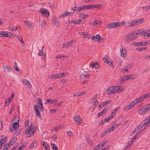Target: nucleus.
<instances>
[{
	"instance_id": "60",
	"label": "nucleus",
	"mask_w": 150,
	"mask_h": 150,
	"mask_svg": "<svg viewBox=\"0 0 150 150\" xmlns=\"http://www.w3.org/2000/svg\"><path fill=\"white\" fill-rule=\"evenodd\" d=\"M82 17L87 18L88 17V15L87 14H82Z\"/></svg>"
},
{
	"instance_id": "43",
	"label": "nucleus",
	"mask_w": 150,
	"mask_h": 150,
	"mask_svg": "<svg viewBox=\"0 0 150 150\" xmlns=\"http://www.w3.org/2000/svg\"><path fill=\"white\" fill-rule=\"evenodd\" d=\"M14 109L15 108L14 105H11L10 111V114H11L12 112L14 111Z\"/></svg>"
},
{
	"instance_id": "55",
	"label": "nucleus",
	"mask_w": 150,
	"mask_h": 150,
	"mask_svg": "<svg viewBox=\"0 0 150 150\" xmlns=\"http://www.w3.org/2000/svg\"><path fill=\"white\" fill-rule=\"evenodd\" d=\"M114 127L113 125L112 127L108 129V132H110L112 131L113 130H114Z\"/></svg>"
},
{
	"instance_id": "62",
	"label": "nucleus",
	"mask_w": 150,
	"mask_h": 150,
	"mask_svg": "<svg viewBox=\"0 0 150 150\" xmlns=\"http://www.w3.org/2000/svg\"><path fill=\"white\" fill-rule=\"evenodd\" d=\"M120 107H118L116 108H115L114 109V111L113 112L115 114L117 112V111L118 110H119L120 109Z\"/></svg>"
},
{
	"instance_id": "58",
	"label": "nucleus",
	"mask_w": 150,
	"mask_h": 150,
	"mask_svg": "<svg viewBox=\"0 0 150 150\" xmlns=\"http://www.w3.org/2000/svg\"><path fill=\"white\" fill-rule=\"evenodd\" d=\"M95 63H94L93 62H91L90 63V67H92V68H93L94 67V66L95 65Z\"/></svg>"
},
{
	"instance_id": "16",
	"label": "nucleus",
	"mask_w": 150,
	"mask_h": 150,
	"mask_svg": "<svg viewBox=\"0 0 150 150\" xmlns=\"http://www.w3.org/2000/svg\"><path fill=\"white\" fill-rule=\"evenodd\" d=\"M132 33L133 36L134 37H136V39L140 35H142V34L141 31L139 30L135 32L134 33Z\"/></svg>"
},
{
	"instance_id": "35",
	"label": "nucleus",
	"mask_w": 150,
	"mask_h": 150,
	"mask_svg": "<svg viewBox=\"0 0 150 150\" xmlns=\"http://www.w3.org/2000/svg\"><path fill=\"white\" fill-rule=\"evenodd\" d=\"M13 67L16 71H19V68L17 66V64L16 62H14Z\"/></svg>"
},
{
	"instance_id": "10",
	"label": "nucleus",
	"mask_w": 150,
	"mask_h": 150,
	"mask_svg": "<svg viewBox=\"0 0 150 150\" xmlns=\"http://www.w3.org/2000/svg\"><path fill=\"white\" fill-rule=\"evenodd\" d=\"M120 50L121 56L123 57H125L126 55V50L125 47L122 46Z\"/></svg>"
},
{
	"instance_id": "46",
	"label": "nucleus",
	"mask_w": 150,
	"mask_h": 150,
	"mask_svg": "<svg viewBox=\"0 0 150 150\" xmlns=\"http://www.w3.org/2000/svg\"><path fill=\"white\" fill-rule=\"evenodd\" d=\"M142 9L144 10L147 11L148 10H150V6H143L142 8Z\"/></svg>"
},
{
	"instance_id": "32",
	"label": "nucleus",
	"mask_w": 150,
	"mask_h": 150,
	"mask_svg": "<svg viewBox=\"0 0 150 150\" xmlns=\"http://www.w3.org/2000/svg\"><path fill=\"white\" fill-rule=\"evenodd\" d=\"M52 149L53 150H58L57 147L54 144L51 143Z\"/></svg>"
},
{
	"instance_id": "44",
	"label": "nucleus",
	"mask_w": 150,
	"mask_h": 150,
	"mask_svg": "<svg viewBox=\"0 0 150 150\" xmlns=\"http://www.w3.org/2000/svg\"><path fill=\"white\" fill-rule=\"evenodd\" d=\"M73 42V41L71 40L70 42L67 43V45L68 46V47H70L71 46Z\"/></svg>"
},
{
	"instance_id": "64",
	"label": "nucleus",
	"mask_w": 150,
	"mask_h": 150,
	"mask_svg": "<svg viewBox=\"0 0 150 150\" xmlns=\"http://www.w3.org/2000/svg\"><path fill=\"white\" fill-rule=\"evenodd\" d=\"M57 110V109H51V110H50V112H53V113H54L56 112Z\"/></svg>"
},
{
	"instance_id": "29",
	"label": "nucleus",
	"mask_w": 150,
	"mask_h": 150,
	"mask_svg": "<svg viewBox=\"0 0 150 150\" xmlns=\"http://www.w3.org/2000/svg\"><path fill=\"white\" fill-rule=\"evenodd\" d=\"M139 21H134L132 22L131 24H130V25H132H132H137L139 23Z\"/></svg>"
},
{
	"instance_id": "12",
	"label": "nucleus",
	"mask_w": 150,
	"mask_h": 150,
	"mask_svg": "<svg viewBox=\"0 0 150 150\" xmlns=\"http://www.w3.org/2000/svg\"><path fill=\"white\" fill-rule=\"evenodd\" d=\"M100 7V5H94L86 6V9H91L93 8H99Z\"/></svg>"
},
{
	"instance_id": "20",
	"label": "nucleus",
	"mask_w": 150,
	"mask_h": 150,
	"mask_svg": "<svg viewBox=\"0 0 150 150\" xmlns=\"http://www.w3.org/2000/svg\"><path fill=\"white\" fill-rule=\"evenodd\" d=\"M38 145V142L36 141H33L31 144L30 145V147L32 149L36 147Z\"/></svg>"
},
{
	"instance_id": "7",
	"label": "nucleus",
	"mask_w": 150,
	"mask_h": 150,
	"mask_svg": "<svg viewBox=\"0 0 150 150\" xmlns=\"http://www.w3.org/2000/svg\"><path fill=\"white\" fill-rule=\"evenodd\" d=\"M34 109H35V114L37 117H38L41 120H42V118L41 116L40 112L39 111L37 105L36 104L34 105Z\"/></svg>"
},
{
	"instance_id": "5",
	"label": "nucleus",
	"mask_w": 150,
	"mask_h": 150,
	"mask_svg": "<svg viewBox=\"0 0 150 150\" xmlns=\"http://www.w3.org/2000/svg\"><path fill=\"white\" fill-rule=\"evenodd\" d=\"M40 11L42 15L48 17L50 16V12L49 11L45 8H41L40 10Z\"/></svg>"
},
{
	"instance_id": "30",
	"label": "nucleus",
	"mask_w": 150,
	"mask_h": 150,
	"mask_svg": "<svg viewBox=\"0 0 150 150\" xmlns=\"http://www.w3.org/2000/svg\"><path fill=\"white\" fill-rule=\"evenodd\" d=\"M42 145L45 147V150H48L49 149V148L48 147V144L47 142H43V143L42 144Z\"/></svg>"
},
{
	"instance_id": "3",
	"label": "nucleus",
	"mask_w": 150,
	"mask_h": 150,
	"mask_svg": "<svg viewBox=\"0 0 150 150\" xmlns=\"http://www.w3.org/2000/svg\"><path fill=\"white\" fill-rule=\"evenodd\" d=\"M19 117H18V119L16 117L15 118L13 119V120L14 122L12 126H11L10 129V131L11 132L14 131L19 127Z\"/></svg>"
},
{
	"instance_id": "14",
	"label": "nucleus",
	"mask_w": 150,
	"mask_h": 150,
	"mask_svg": "<svg viewBox=\"0 0 150 150\" xmlns=\"http://www.w3.org/2000/svg\"><path fill=\"white\" fill-rule=\"evenodd\" d=\"M131 79V76H124L121 78V81L122 83L126 82L128 80Z\"/></svg>"
},
{
	"instance_id": "56",
	"label": "nucleus",
	"mask_w": 150,
	"mask_h": 150,
	"mask_svg": "<svg viewBox=\"0 0 150 150\" xmlns=\"http://www.w3.org/2000/svg\"><path fill=\"white\" fill-rule=\"evenodd\" d=\"M140 135V132H138L136 135H134L133 137V138H134L135 139H136L137 138V137H139V136Z\"/></svg>"
},
{
	"instance_id": "21",
	"label": "nucleus",
	"mask_w": 150,
	"mask_h": 150,
	"mask_svg": "<svg viewBox=\"0 0 150 150\" xmlns=\"http://www.w3.org/2000/svg\"><path fill=\"white\" fill-rule=\"evenodd\" d=\"M148 118L149 117L144 121L142 122L146 123V124L144 125L146 127L148 126L149 125H150V120H149V119H148Z\"/></svg>"
},
{
	"instance_id": "50",
	"label": "nucleus",
	"mask_w": 150,
	"mask_h": 150,
	"mask_svg": "<svg viewBox=\"0 0 150 150\" xmlns=\"http://www.w3.org/2000/svg\"><path fill=\"white\" fill-rule=\"evenodd\" d=\"M67 136L69 137H71L73 135L72 133L70 131L68 132H67Z\"/></svg>"
},
{
	"instance_id": "41",
	"label": "nucleus",
	"mask_w": 150,
	"mask_h": 150,
	"mask_svg": "<svg viewBox=\"0 0 150 150\" xmlns=\"http://www.w3.org/2000/svg\"><path fill=\"white\" fill-rule=\"evenodd\" d=\"M34 26V25L30 22H29V28L33 29Z\"/></svg>"
},
{
	"instance_id": "59",
	"label": "nucleus",
	"mask_w": 150,
	"mask_h": 150,
	"mask_svg": "<svg viewBox=\"0 0 150 150\" xmlns=\"http://www.w3.org/2000/svg\"><path fill=\"white\" fill-rule=\"evenodd\" d=\"M99 65L98 64L97 62L95 63V64L94 66V67L96 69H98L99 68Z\"/></svg>"
},
{
	"instance_id": "54",
	"label": "nucleus",
	"mask_w": 150,
	"mask_h": 150,
	"mask_svg": "<svg viewBox=\"0 0 150 150\" xmlns=\"http://www.w3.org/2000/svg\"><path fill=\"white\" fill-rule=\"evenodd\" d=\"M103 59L104 60V61L105 63L109 64V60L107 59H106L105 58V57L103 58Z\"/></svg>"
},
{
	"instance_id": "23",
	"label": "nucleus",
	"mask_w": 150,
	"mask_h": 150,
	"mask_svg": "<svg viewBox=\"0 0 150 150\" xmlns=\"http://www.w3.org/2000/svg\"><path fill=\"white\" fill-rule=\"evenodd\" d=\"M143 42H134L132 44L133 46H140L143 45Z\"/></svg>"
},
{
	"instance_id": "1",
	"label": "nucleus",
	"mask_w": 150,
	"mask_h": 150,
	"mask_svg": "<svg viewBox=\"0 0 150 150\" xmlns=\"http://www.w3.org/2000/svg\"><path fill=\"white\" fill-rule=\"evenodd\" d=\"M123 89V88L122 86H113L112 87H110L108 89V94H111L118 93L121 92Z\"/></svg>"
},
{
	"instance_id": "48",
	"label": "nucleus",
	"mask_w": 150,
	"mask_h": 150,
	"mask_svg": "<svg viewBox=\"0 0 150 150\" xmlns=\"http://www.w3.org/2000/svg\"><path fill=\"white\" fill-rule=\"evenodd\" d=\"M142 98L144 99V98H148L149 97H150V94H147L146 95H144L142 96Z\"/></svg>"
},
{
	"instance_id": "2",
	"label": "nucleus",
	"mask_w": 150,
	"mask_h": 150,
	"mask_svg": "<svg viewBox=\"0 0 150 150\" xmlns=\"http://www.w3.org/2000/svg\"><path fill=\"white\" fill-rule=\"evenodd\" d=\"M125 22H123L122 23H119L118 22H112L108 24L107 27L109 28H116L118 27H120L122 25H123Z\"/></svg>"
},
{
	"instance_id": "52",
	"label": "nucleus",
	"mask_w": 150,
	"mask_h": 150,
	"mask_svg": "<svg viewBox=\"0 0 150 150\" xmlns=\"http://www.w3.org/2000/svg\"><path fill=\"white\" fill-rule=\"evenodd\" d=\"M65 57V56L64 55H58L56 56V58L60 59V58H64Z\"/></svg>"
},
{
	"instance_id": "51",
	"label": "nucleus",
	"mask_w": 150,
	"mask_h": 150,
	"mask_svg": "<svg viewBox=\"0 0 150 150\" xmlns=\"http://www.w3.org/2000/svg\"><path fill=\"white\" fill-rule=\"evenodd\" d=\"M87 141L89 143V145L90 146L92 147L93 146V143L91 139H89V140L88 141Z\"/></svg>"
},
{
	"instance_id": "18",
	"label": "nucleus",
	"mask_w": 150,
	"mask_h": 150,
	"mask_svg": "<svg viewBox=\"0 0 150 150\" xmlns=\"http://www.w3.org/2000/svg\"><path fill=\"white\" fill-rule=\"evenodd\" d=\"M17 140V139L16 137H13L9 141L8 143L10 144V145L11 146L16 142Z\"/></svg>"
},
{
	"instance_id": "25",
	"label": "nucleus",
	"mask_w": 150,
	"mask_h": 150,
	"mask_svg": "<svg viewBox=\"0 0 150 150\" xmlns=\"http://www.w3.org/2000/svg\"><path fill=\"white\" fill-rule=\"evenodd\" d=\"M36 132V130H34L29 129V137L33 136Z\"/></svg>"
},
{
	"instance_id": "15",
	"label": "nucleus",
	"mask_w": 150,
	"mask_h": 150,
	"mask_svg": "<svg viewBox=\"0 0 150 150\" xmlns=\"http://www.w3.org/2000/svg\"><path fill=\"white\" fill-rule=\"evenodd\" d=\"M62 75L60 74H53L50 76L49 77L50 79H57L61 77Z\"/></svg>"
},
{
	"instance_id": "22",
	"label": "nucleus",
	"mask_w": 150,
	"mask_h": 150,
	"mask_svg": "<svg viewBox=\"0 0 150 150\" xmlns=\"http://www.w3.org/2000/svg\"><path fill=\"white\" fill-rule=\"evenodd\" d=\"M7 139V137H4L2 139H1V140H0V142L1 144H5L6 143Z\"/></svg>"
},
{
	"instance_id": "45",
	"label": "nucleus",
	"mask_w": 150,
	"mask_h": 150,
	"mask_svg": "<svg viewBox=\"0 0 150 150\" xmlns=\"http://www.w3.org/2000/svg\"><path fill=\"white\" fill-rule=\"evenodd\" d=\"M81 20H77L75 21H74V24H80L81 23Z\"/></svg>"
},
{
	"instance_id": "4",
	"label": "nucleus",
	"mask_w": 150,
	"mask_h": 150,
	"mask_svg": "<svg viewBox=\"0 0 150 150\" xmlns=\"http://www.w3.org/2000/svg\"><path fill=\"white\" fill-rule=\"evenodd\" d=\"M136 39V37H134L132 33H128L125 36V40L127 42H131Z\"/></svg>"
},
{
	"instance_id": "9",
	"label": "nucleus",
	"mask_w": 150,
	"mask_h": 150,
	"mask_svg": "<svg viewBox=\"0 0 150 150\" xmlns=\"http://www.w3.org/2000/svg\"><path fill=\"white\" fill-rule=\"evenodd\" d=\"M107 108H105L101 112H100L96 116V119L98 118L99 117L105 114L108 111Z\"/></svg>"
},
{
	"instance_id": "53",
	"label": "nucleus",
	"mask_w": 150,
	"mask_h": 150,
	"mask_svg": "<svg viewBox=\"0 0 150 150\" xmlns=\"http://www.w3.org/2000/svg\"><path fill=\"white\" fill-rule=\"evenodd\" d=\"M95 149L96 150H98L100 148H101V147H100V143L97 146H95Z\"/></svg>"
},
{
	"instance_id": "6",
	"label": "nucleus",
	"mask_w": 150,
	"mask_h": 150,
	"mask_svg": "<svg viewBox=\"0 0 150 150\" xmlns=\"http://www.w3.org/2000/svg\"><path fill=\"white\" fill-rule=\"evenodd\" d=\"M141 31L142 33V35H144L145 38H147L150 36V29Z\"/></svg>"
},
{
	"instance_id": "57",
	"label": "nucleus",
	"mask_w": 150,
	"mask_h": 150,
	"mask_svg": "<svg viewBox=\"0 0 150 150\" xmlns=\"http://www.w3.org/2000/svg\"><path fill=\"white\" fill-rule=\"evenodd\" d=\"M81 93H80V92H78L76 94H74L73 96L74 97H77L81 96Z\"/></svg>"
},
{
	"instance_id": "37",
	"label": "nucleus",
	"mask_w": 150,
	"mask_h": 150,
	"mask_svg": "<svg viewBox=\"0 0 150 150\" xmlns=\"http://www.w3.org/2000/svg\"><path fill=\"white\" fill-rule=\"evenodd\" d=\"M11 146L8 143L7 144L4 146V150H8V148Z\"/></svg>"
},
{
	"instance_id": "49",
	"label": "nucleus",
	"mask_w": 150,
	"mask_h": 150,
	"mask_svg": "<svg viewBox=\"0 0 150 150\" xmlns=\"http://www.w3.org/2000/svg\"><path fill=\"white\" fill-rule=\"evenodd\" d=\"M46 22L45 20H42L41 21V25L42 26H45L46 25Z\"/></svg>"
},
{
	"instance_id": "61",
	"label": "nucleus",
	"mask_w": 150,
	"mask_h": 150,
	"mask_svg": "<svg viewBox=\"0 0 150 150\" xmlns=\"http://www.w3.org/2000/svg\"><path fill=\"white\" fill-rule=\"evenodd\" d=\"M86 33V35H85V36L84 37L88 38H91V36L90 35Z\"/></svg>"
},
{
	"instance_id": "42",
	"label": "nucleus",
	"mask_w": 150,
	"mask_h": 150,
	"mask_svg": "<svg viewBox=\"0 0 150 150\" xmlns=\"http://www.w3.org/2000/svg\"><path fill=\"white\" fill-rule=\"evenodd\" d=\"M136 104L135 102V101L134 100L133 102H132L129 104V108L131 109L132 108L133 106H134V105Z\"/></svg>"
},
{
	"instance_id": "13",
	"label": "nucleus",
	"mask_w": 150,
	"mask_h": 150,
	"mask_svg": "<svg viewBox=\"0 0 150 150\" xmlns=\"http://www.w3.org/2000/svg\"><path fill=\"white\" fill-rule=\"evenodd\" d=\"M74 121L78 124H80L81 123V119L80 117L78 115H75L74 117Z\"/></svg>"
},
{
	"instance_id": "39",
	"label": "nucleus",
	"mask_w": 150,
	"mask_h": 150,
	"mask_svg": "<svg viewBox=\"0 0 150 150\" xmlns=\"http://www.w3.org/2000/svg\"><path fill=\"white\" fill-rule=\"evenodd\" d=\"M38 107L39 108L40 110L41 111H43L44 110V108L43 105H37Z\"/></svg>"
},
{
	"instance_id": "26",
	"label": "nucleus",
	"mask_w": 150,
	"mask_h": 150,
	"mask_svg": "<svg viewBox=\"0 0 150 150\" xmlns=\"http://www.w3.org/2000/svg\"><path fill=\"white\" fill-rule=\"evenodd\" d=\"M38 54L39 56H41L44 54L45 58L46 57V54L44 53L43 50L42 49L39 50V52Z\"/></svg>"
},
{
	"instance_id": "47",
	"label": "nucleus",
	"mask_w": 150,
	"mask_h": 150,
	"mask_svg": "<svg viewBox=\"0 0 150 150\" xmlns=\"http://www.w3.org/2000/svg\"><path fill=\"white\" fill-rule=\"evenodd\" d=\"M121 125V123H120L119 124H114L113 125L115 129H117L119 127V126H120Z\"/></svg>"
},
{
	"instance_id": "33",
	"label": "nucleus",
	"mask_w": 150,
	"mask_h": 150,
	"mask_svg": "<svg viewBox=\"0 0 150 150\" xmlns=\"http://www.w3.org/2000/svg\"><path fill=\"white\" fill-rule=\"evenodd\" d=\"M144 100L143 98H142V96H141L140 97L137 99L136 101H135V103L136 104L137 103L140 102L141 101Z\"/></svg>"
},
{
	"instance_id": "63",
	"label": "nucleus",
	"mask_w": 150,
	"mask_h": 150,
	"mask_svg": "<svg viewBox=\"0 0 150 150\" xmlns=\"http://www.w3.org/2000/svg\"><path fill=\"white\" fill-rule=\"evenodd\" d=\"M130 109L129 107V106L127 105L124 108H123V110H127L128 109Z\"/></svg>"
},
{
	"instance_id": "28",
	"label": "nucleus",
	"mask_w": 150,
	"mask_h": 150,
	"mask_svg": "<svg viewBox=\"0 0 150 150\" xmlns=\"http://www.w3.org/2000/svg\"><path fill=\"white\" fill-rule=\"evenodd\" d=\"M111 102L110 100H108L107 101L104 102L102 103V107L106 106L108 104Z\"/></svg>"
},
{
	"instance_id": "27",
	"label": "nucleus",
	"mask_w": 150,
	"mask_h": 150,
	"mask_svg": "<svg viewBox=\"0 0 150 150\" xmlns=\"http://www.w3.org/2000/svg\"><path fill=\"white\" fill-rule=\"evenodd\" d=\"M145 124H146L145 122H142L140 125L138 126L137 127L138 130L140 129H141Z\"/></svg>"
},
{
	"instance_id": "38",
	"label": "nucleus",
	"mask_w": 150,
	"mask_h": 150,
	"mask_svg": "<svg viewBox=\"0 0 150 150\" xmlns=\"http://www.w3.org/2000/svg\"><path fill=\"white\" fill-rule=\"evenodd\" d=\"M4 69L6 70L7 71L10 72H11L10 69L7 66H4Z\"/></svg>"
},
{
	"instance_id": "24",
	"label": "nucleus",
	"mask_w": 150,
	"mask_h": 150,
	"mask_svg": "<svg viewBox=\"0 0 150 150\" xmlns=\"http://www.w3.org/2000/svg\"><path fill=\"white\" fill-rule=\"evenodd\" d=\"M36 127L34 126L32 122L30 124V126H29V129L31 130H36Z\"/></svg>"
},
{
	"instance_id": "11",
	"label": "nucleus",
	"mask_w": 150,
	"mask_h": 150,
	"mask_svg": "<svg viewBox=\"0 0 150 150\" xmlns=\"http://www.w3.org/2000/svg\"><path fill=\"white\" fill-rule=\"evenodd\" d=\"M92 40H95L96 41L99 42L100 41V42H102L101 40H103V39L101 38L99 35L98 34L96 36H93L92 38Z\"/></svg>"
},
{
	"instance_id": "19",
	"label": "nucleus",
	"mask_w": 150,
	"mask_h": 150,
	"mask_svg": "<svg viewBox=\"0 0 150 150\" xmlns=\"http://www.w3.org/2000/svg\"><path fill=\"white\" fill-rule=\"evenodd\" d=\"M0 37H8L9 35H8V32H4L3 31L0 32Z\"/></svg>"
},
{
	"instance_id": "8",
	"label": "nucleus",
	"mask_w": 150,
	"mask_h": 150,
	"mask_svg": "<svg viewBox=\"0 0 150 150\" xmlns=\"http://www.w3.org/2000/svg\"><path fill=\"white\" fill-rule=\"evenodd\" d=\"M91 75L90 73L86 72H83V73L80 76V78L82 79H84L89 77Z\"/></svg>"
},
{
	"instance_id": "34",
	"label": "nucleus",
	"mask_w": 150,
	"mask_h": 150,
	"mask_svg": "<svg viewBox=\"0 0 150 150\" xmlns=\"http://www.w3.org/2000/svg\"><path fill=\"white\" fill-rule=\"evenodd\" d=\"M68 13V11H66L65 12L62 14L61 16H60L59 18H62L66 16H67L68 15H69V14H67Z\"/></svg>"
},
{
	"instance_id": "40",
	"label": "nucleus",
	"mask_w": 150,
	"mask_h": 150,
	"mask_svg": "<svg viewBox=\"0 0 150 150\" xmlns=\"http://www.w3.org/2000/svg\"><path fill=\"white\" fill-rule=\"evenodd\" d=\"M22 82L24 84H25L27 86H28V81L27 79H23L22 80Z\"/></svg>"
},
{
	"instance_id": "17",
	"label": "nucleus",
	"mask_w": 150,
	"mask_h": 150,
	"mask_svg": "<svg viewBox=\"0 0 150 150\" xmlns=\"http://www.w3.org/2000/svg\"><path fill=\"white\" fill-rule=\"evenodd\" d=\"M148 110V108H142L139 111V113L140 114L143 115L147 112Z\"/></svg>"
},
{
	"instance_id": "31",
	"label": "nucleus",
	"mask_w": 150,
	"mask_h": 150,
	"mask_svg": "<svg viewBox=\"0 0 150 150\" xmlns=\"http://www.w3.org/2000/svg\"><path fill=\"white\" fill-rule=\"evenodd\" d=\"M59 19L57 18H53V22L54 24L56 25H57V24L58 25L59 24Z\"/></svg>"
},
{
	"instance_id": "36",
	"label": "nucleus",
	"mask_w": 150,
	"mask_h": 150,
	"mask_svg": "<svg viewBox=\"0 0 150 150\" xmlns=\"http://www.w3.org/2000/svg\"><path fill=\"white\" fill-rule=\"evenodd\" d=\"M37 100L38 101V102L37 103V105H43L42 101L41 99L39 98H37Z\"/></svg>"
}]
</instances>
